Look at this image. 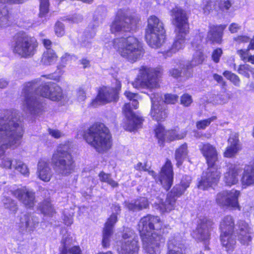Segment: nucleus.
Wrapping results in <instances>:
<instances>
[{
    "label": "nucleus",
    "mask_w": 254,
    "mask_h": 254,
    "mask_svg": "<svg viewBox=\"0 0 254 254\" xmlns=\"http://www.w3.org/2000/svg\"><path fill=\"white\" fill-rule=\"evenodd\" d=\"M226 25H212L210 26L206 40L212 43H220L222 40L223 30Z\"/></svg>",
    "instance_id": "nucleus-28"
},
{
    "label": "nucleus",
    "mask_w": 254,
    "mask_h": 254,
    "mask_svg": "<svg viewBox=\"0 0 254 254\" xmlns=\"http://www.w3.org/2000/svg\"><path fill=\"white\" fill-rule=\"evenodd\" d=\"M139 20L138 16L132 14L129 9H120L110 27L112 33L124 35L112 42L113 48L122 57L131 63L143 56L144 50L141 43L137 38L126 36L124 33L134 30Z\"/></svg>",
    "instance_id": "nucleus-1"
},
{
    "label": "nucleus",
    "mask_w": 254,
    "mask_h": 254,
    "mask_svg": "<svg viewBox=\"0 0 254 254\" xmlns=\"http://www.w3.org/2000/svg\"><path fill=\"white\" fill-rule=\"evenodd\" d=\"M252 229L250 231H244L237 233L238 240L244 245H248L251 242L252 237Z\"/></svg>",
    "instance_id": "nucleus-41"
},
{
    "label": "nucleus",
    "mask_w": 254,
    "mask_h": 254,
    "mask_svg": "<svg viewBox=\"0 0 254 254\" xmlns=\"http://www.w3.org/2000/svg\"><path fill=\"white\" fill-rule=\"evenodd\" d=\"M49 133L55 138H59L64 135V133L60 130L56 129L48 128Z\"/></svg>",
    "instance_id": "nucleus-63"
},
{
    "label": "nucleus",
    "mask_w": 254,
    "mask_h": 254,
    "mask_svg": "<svg viewBox=\"0 0 254 254\" xmlns=\"http://www.w3.org/2000/svg\"><path fill=\"white\" fill-rule=\"evenodd\" d=\"M155 135L159 139V141H163L166 139V132L164 127L159 125L155 129Z\"/></svg>",
    "instance_id": "nucleus-54"
},
{
    "label": "nucleus",
    "mask_w": 254,
    "mask_h": 254,
    "mask_svg": "<svg viewBox=\"0 0 254 254\" xmlns=\"http://www.w3.org/2000/svg\"><path fill=\"white\" fill-rule=\"evenodd\" d=\"M67 254H81V249L78 246H72L67 250Z\"/></svg>",
    "instance_id": "nucleus-64"
},
{
    "label": "nucleus",
    "mask_w": 254,
    "mask_h": 254,
    "mask_svg": "<svg viewBox=\"0 0 254 254\" xmlns=\"http://www.w3.org/2000/svg\"><path fill=\"white\" fill-rule=\"evenodd\" d=\"M188 185L182 187L180 184L176 185L169 192L166 196L165 201L160 204V209L163 211L169 212L174 209L177 198L181 196L187 189Z\"/></svg>",
    "instance_id": "nucleus-14"
},
{
    "label": "nucleus",
    "mask_w": 254,
    "mask_h": 254,
    "mask_svg": "<svg viewBox=\"0 0 254 254\" xmlns=\"http://www.w3.org/2000/svg\"><path fill=\"white\" fill-rule=\"evenodd\" d=\"M223 75L228 79L230 80L234 85L239 87L240 85V79L238 75L229 71H225Z\"/></svg>",
    "instance_id": "nucleus-47"
},
{
    "label": "nucleus",
    "mask_w": 254,
    "mask_h": 254,
    "mask_svg": "<svg viewBox=\"0 0 254 254\" xmlns=\"http://www.w3.org/2000/svg\"><path fill=\"white\" fill-rule=\"evenodd\" d=\"M168 252L167 254H184L180 245H177L174 238L169 239L168 242ZM195 254H204L201 251L198 252Z\"/></svg>",
    "instance_id": "nucleus-38"
},
{
    "label": "nucleus",
    "mask_w": 254,
    "mask_h": 254,
    "mask_svg": "<svg viewBox=\"0 0 254 254\" xmlns=\"http://www.w3.org/2000/svg\"><path fill=\"white\" fill-rule=\"evenodd\" d=\"M139 247L136 239L123 241L120 249H118L119 254H138Z\"/></svg>",
    "instance_id": "nucleus-30"
},
{
    "label": "nucleus",
    "mask_w": 254,
    "mask_h": 254,
    "mask_svg": "<svg viewBox=\"0 0 254 254\" xmlns=\"http://www.w3.org/2000/svg\"><path fill=\"white\" fill-rule=\"evenodd\" d=\"M24 132V124L15 114L0 116V158L8 148L20 145Z\"/></svg>",
    "instance_id": "nucleus-3"
},
{
    "label": "nucleus",
    "mask_w": 254,
    "mask_h": 254,
    "mask_svg": "<svg viewBox=\"0 0 254 254\" xmlns=\"http://www.w3.org/2000/svg\"><path fill=\"white\" fill-rule=\"evenodd\" d=\"M187 145L185 143L182 145L176 151L175 154L177 165L179 166L183 163V161L188 155Z\"/></svg>",
    "instance_id": "nucleus-40"
},
{
    "label": "nucleus",
    "mask_w": 254,
    "mask_h": 254,
    "mask_svg": "<svg viewBox=\"0 0 254 254\" xmlns=\"http://www.w3.org/2000/svg\"><path fill=\"white\" fill-rule=\"evenodd\" d=\"M83 138L98 152L106 151L112 146V136L109 130L101 123H96L87 129Z\"/></svg>",
    "instance_id": "nucleus-4"
},
{
    "label": "nucleus",
    "mask_w": 254,
    "mask_h": 254,
    "mask_svg": "<svg viewBox=\"0 0 254 254\" xmlns=\"http://www.w3.org/2000/svg\"><path fill=\"white\" fill-rule=\"evenodd\" d=\"M236 227L237 234L244 231H250L252 229L249 224L243 220L239 221Z\"/></svg>",
    "instance_id": "nucleus-52"
},
{
    "label": "nucleus",
    "mask_w": 254,
    "mask_h": 254,
    "mask_svg": "<svg viewBox=\"0 0 254 254\" xmlns=\"http://www.w3.org/2000/svg\"><path fill=\"white\" fill-rule=\"evenodd\" d=\"M124 94L130 102L124 105L123 111H132L133 110L137 109L138 107V102L136 100L137 94L126 91Z\"/></svg>",
    "instance_id": "nucleus-33"
},
{
    "label": "nucleus",
    "mask_w": 254,
    "mask_h": 254,
    "mask_svg": "<svg viewBox=\"0 0 254 254\" xmlns=\"http://www.w3.org/2000/svg\"><path fill=\"white\" fill-rule=\"evenodd\" d=\"M104 104L105 103L101 100V98L99 97V95L98 94L97 97L92 100V102L89 105V106L94 108Z\"/></svg>",
    "instance_id": "nucleus-62"
},
{
    "label": "nucleus",
    "mask_w": 254,
    "mask_h": 254,
    "mask_svg": "<svg viewBox=\"0 0 254 254\" xmlns=\"http://www.w3.org/2000/svg\"><path fill=\"white\" fill-rule=\"evenodd\" d=\"M172 23L178 30L172 48L165 55V57H170L185 46V35L188 31V18L186 12L181 8L176 7L171 11Z\"/></svg>",
    "instance_id": "nucleus-6"
},
{
    "label": "nucleus",
    "mask_w": 254,
    "mask_h": 254,
    "mask_svg": "<svg viewBox=\"0 0 254 254\" xmlns=\"http://www.w3.org/2000/svg\"><path fill=\"white\" fill-rule=\"evenodd\" d=\"M241 182L243 186L254 185V162L251 166L246 167L244 171Z\"/></svg>",
    "instance_id": "nucleus-35"
},
{
    "label": "nucleus",
    "mask_w": 254,
    "mask_h": 254,
    "mask_svg": "<svg viewBox=\"0 0 254 254\" xmlns=\"http://www.w3.org/2000/svg\"><path fill=\"white\" fill-rule=\"evenodd\" d=\"M165 31L162 22L154 15L148 19L145 38L148 44L152 48L160 47L164 42Z\"/></svg>",
    "instance_id": "nucleus-9"
},
{
    "label": "nucleus",
    "mask_w": 254,
    "mask_h": 254,
    "mask_svg": "<svg viewBox=\"0 0 254 254\" xmlns=\"http://www.w3.org/2000/svg\"><path fill=\"white\" fill-rule=\"evenodd\" d=\"M162 75L160 68H153L142 66L139 70L138 78L132 83L136 89L146 88L152 89L159 87V78Z\"/></svg>",
    "instance_id": "nucleus-8"
},
{
    "label": "nucleus",
    "mask_w": 254,
    "mask_h": 254,
    "mask_svg": "<svg viewBox=\"0 0 254 254\" xmlns=\"http://www.w3.org/2000/svg\"><path fill=\"white\" fill-rule=\"evenodd\" d=\"M39 209L45 216L52 217L56 213L55 209L49 200H44L39 204Z\"/></svg>",
    "instance_id": "nucleus-37"
},
{
    "label": "nucleus",
    "mask_w": 254,
    "mask_h": 254,
    "mask_svg": "<svg viewBox=\"0 0 254 254\" xmlns=\"http://www.w3.org/2000/svg\"><path fill=\"white\" fill-rule=\"evenodd\" d=\"M40 0V12L39 16L43 17L49 12V0Z\"/></svg>",
    "instance_id": "nucleus-49"
},
{
    "label": "nucleus",
    "mask_w": 254,
    "mask_h": 254,
    "mask_svg": "<svg viewBox=\"0 0 254 254\" xmlns=\"http://www.w3.org/2000/svg\"><path fill=\"white\" fill-rule=\"evenodd\" d=\"M117 222V218L115 215L110 217L105 225L103 231L102 246L107 248L110 246L111 236L113 234V229L114 224Z\"/></svg>",
    "instance_id": "nucleus-26"
},
{
    "label": "nucleus",
    "mask_w": 254,
    "mask_h": 254,
    "mask_svg": "<svg viewBox=\"0 0 254 254\" xmlns=\"http://www.w3.org/2000/svg\"><path fill=\"white\" fill-rule=\"evenodd\" d=\"M238 54L243 61H247L254 64V55H250L248 50H240L238 51Z\"/></svg>",
    "instance_id": "nucleus-51"
},
{
    "label": "nucleus",
    "mask_w": 254,
    "mask_h": 254,
    "mask_svg": "<svg viewBox=\"0 0 254 254\" xmlns=\"http://www.w3.org/2000/svg\"><path fill=\"white\" fill-rule=\"evenodd\" d=\"M98 176L100 181L107 183L112 188H116L119 186V184L111 178L110 174L101 172L99 173Z\"/></svg>",
    "instance_id": "nucleus-42"
},
{
    "label": "nucleus",
    "mask_w": 254,
    "mask_h": 254,
    "mask_svg": "<svg viewBox=\"0 0 254 254\" xmlns=\"http://www.w3.org/2000/svg\"><path fill=\"white\" fill-rule=\"evenodd\" d=\"M238 72L239 74L249 78L250 73L254 74V68L252 67L250 65L247 64L240 65L238 69Z\"/></svg>",
    "instance_id": "nucleus-44"
},
{
    "label": "nucleus",
    "mask_w": 254,
    "mask_h": 254,
    "mask_svg": "<svg viewBox=\"0 0 254 254\" xmlns=\"http://www.w3.org/2000/svg\"><path fill=\"white\" fill-rule=\"evenodd\" d=\"M38 44L34 37L19 33L14 38L11 49L13 54L22 58L32 57L36 53Z\"/></svg>",
    "instance_id": "nucleus-7"
},
{
    "label": "nucleus",
    "mask_w": 254,
    "mask_h": 254,
    "mask_svg": "<svg viewBox=\"0 0 254 254\" xmlns=\"http://www.w3.org/2000/svg\"><path fill=\"white\" fill-rule=\"evenodd\" d=\"M55 31L56 34L58 37H61L64 34V24L61 22H57L55 26Z\"/></svg>",
    "instance_id": "nucleus-57"
},
{
    "label": "nucleus",
    "mask_w": 254,
    "mask_h": 254,
    "mask_svg": "<svg viewBox=\"0 0 254 254\" xmlns=\"http://www.w3.org/2000/svg\"><path fill=\"white\" fill-rule=\"evenodd\" d=\"M38 176L43 181H50L52 176V172L49 164L44 161L39 162L38 165Z\"/></svg>",
    "instance_id": "nucleus-31"
},
{
    "label": "nucleus",
    "mask_w": 254,
    "mask_h": 254,
    "mask_svg": "<svg viewBox=\"0 0 254 254\" xmlns=\"http://www.w3.org/2000/svg\"><path fill=\"white\" fill-rule=\"evenodd\" d=\"M213 0H210V2L204 8L205 13L207 11L209 12L213 9L218 11V9L222 10H227L231 6V3L229 0H216V2L213 4Z\"/></svg>",
    "instance_id": "nucleus-32"
},
{
    "label": "nucleus",
    "mask_w": 254,
    "mask_h": 254,
    "mask_svg": "<svg viewBox=\"0 0 254 254\" xmlns=\"http://www.w3.org/2000/svg\"><path fill=\"white\" fill-rule=\"evenodd\" d=\"M213 222L209 219L204 218L199 220L194 237L200 241H206L209 239L210 232L212 229Z\"/></svg>",
    "instance_id": "nucleus-17"
},
{
    "label": "nucleus",
    "mask_w": 254,
    "mask_h": 254,
    "mask_svg": "<svg viewBox=\"0 0 254 254\" xmlns=\"http://www.w3.org/2000/svg\"><path fill=\"white\" fill-rule=\"evenodd\" d=\"M38 217L32 214H26L20 218L19 229L22 233L34 231L39 224Z\"/></svg>",
    "instance_id": "nucleus-23"
},
{
    "label": "nucleus",
    "mask_w": 254,
    "mask_h": 254,
    "mask_svg": "<svg viewBox=\"0 0 254 254\" xmlns=\"http://www.w3.org/2000/svg\"><path fill=\"white\" fill-rule=\"evenodd\" d=\"M232 94L231 92L227 90L226 87L222 88L221 94L218 95L217 98L220 100V103H225L231 98Z\"/></svg>",
    "instance_id": "nucleus-50"
},
{
    "label": "nucleus",
    "mask_w": 254,
    "mask_h": 254,
    "mask_svg": "<svg viewBox=\"0 0 254 254\" xmlns=\"http://www.w3.org/2000/svg\"><path fill=\"white\" fill-rule=\"evenodd\" d=\"M173 167L171 161L168 160L161 169L159 181L164 189L168 190L173 184Z\"/></svg>",
    "instance_id": "nucleus-18"
},
{
    "label": "nucleus",
    "mask_w": 254,
    "mask_h": 254,
    "mask_svg": "<svg viewBox=\"0 0 254 254\" xmlns=\"http://www.w3.org/2000/svg\"><path fill=\"white\" fill-rule=\"evenodd\" d=\"M222 54V50L221 49L217 48L214 50L212 54V59L213 61L216 63H218Z\"/></svg>",
    "instance_id": "nucleus-61"
},
{
    "label": "nucleus",
    "mask_w": 254,
    "mask_h": 254,
    "mask_svg": "<svg viewBox=\"0 0 254 254\" xmlns=\"http://www.w3.org/2000/svg\"><path fill=\"white\" fill-rule=\"evenodd\" d=\"M23 0H0V28L6 27L9 25L8 11L4 5L5 3H19Z\"/></svg>",
    "instance_id": "nucleus-27"
},
{
    "label": "nucleus",
    "mask_w": 254,
    "mask_h": 254,
    "mask_svg": "<svg viewBox=\"0 0 254 254\" xmlns=\"http://www.w3.org/2000/svg\"><path fill=\"white\" fill-rule=\"evenodd\" d=\"M57 59V56L54 50L48 49L44 52L42 62L45 65H50L54 63Z\"/></svg>",
    "instance_id": "nucleus-39"
},
{
    "label": "nucleus",
    "mask_w": 254,
    "mask_h": 254,
    "mask_svg": "<svg viewBox=\"0 0 254 254\" xmlns=\"http://www.w3.org/2000/svg\"><path fill=\"white\" fill-rule=\"evenodd\" d=\"M143 250L149 254H158L160 252L161 245L164 244L165 239L160 235L154 232L150 235H140Z\"/></svg>",
    "instance_id": "nucleus-11"
},
{
    "label": "nucleus",
    "mask_w": 254,
    "mask_h": 254,
    "mask_svg": "<svg viewBox=\"0 0 254 254\" xmlns=\"http://www.w3.org/2000/svg\"><path fill=\"white\" fill-rule=\"evenodd\" d=\"M61 243L62 247L60 249V254H67V250L72 247V238L67 236H64L62 240Z\"/></svg>",
    "instance_id": "nucleus-43"
},
{
    "label": "nucleus",
    "mask_w": 254,
    "mask_h": 254,
    "mask_svg": "<svg viewBox=\"0 0 254 254\" xmlns=\"http://www.w3.org/2000/svg\"><path fill=\"white\" fill-rule=\"evenodd\" d=\"M215 116H213L206 120H201L196 123V127L198 129H205L210 123L216 119Z\"/></svg>",
    "instance_id": "nucleus-53"
},
{
    "label": "nucleus",
    "mask_w": 254,
    "mask_h": 254,
    "mask_svg": "<svg viewBox=\"0 0 254 254\" xmlns=\"http://www.w3.org/2000/svg\"><path fill=\"white\" fill-rule=\"evenodd\" d=\"M228 146L224 152V156L226 157H232L240 150V147L239 140L236 137H230L228 139Z\"/></svg>",
    "instance_id": "nucleus-34"
},
{
    "label": "nucleus",
    "mask_w": 254,
    "mask_h": 254,
    "mask_svg": "<svg viewBox=\"0 0 254 254\" xmlns=\"http://www.w3.org/2000/svg\"><path fill=\"white\" fill-rule=\"evenodd\" d=\"M72 145L69 142L60 144L53 154L52 162L56 172L67 176L74 172L75 164L72 155Z\"/></svg>",
    "instance_id": "nucleus-5"
},
{
    "label": "nucleus",
    "mask_w": 254,
    "mask_h": 254,
    "mask_svg": "<svg viewBox=\"0 0 254 254\" xmlns=\"http://www.w3.org/2000/svg\"><path fill=\"white\" fill-rule=\"evenodd\" d=\"M183 64H186L185 63L183 62L180 64L179 67L182 69H183V71H181L180 70L177 68H173L172 69H171L169 71L170 74L171 75V76H173L175 78H177L180 76H181V74H183V76L186 77L187 78H188L189 77H187L185 75V73L187 72V68L186 66H184Z\"/></svg>",
    "instance_id": "nucleus-45"
},
{
    "label": "nucleus",
    "mask_w": 254,
    "mask_h": 254,
    "mask_svg": "<svg viewBox=\"0 0 254 254\" xmlns=\"http://www.w3.org/2000/svg\"><path fill=\"white\" fill-rule=\"evenodd\" d=\"M178 99L177 95L168 94L165 95L164 102L167 104H175Z\"/></svg>",
    "instance_id": "nucleus-60"
},
{
    "label": "nucleus",
    "mask_w": 254,
    "mask_h": 254,
    "mask_svg": "<svg viewBox=\"0 0 254 254\" xmlns=\"http://www.w3.org/2000/svg\"><path fill=\"white\" fill-rule=\"evenodd\" d=\"M151 116L157 122H162L167 117V114L166 112H151Z\"/></svg>",
    "instance_id": "nucleus-55"
},
{
    "label": "nucleus",
    "mask_w": 254,
    "mask_h": 254,
    "mask_svg": "<svg viewBox=\"0 0 254 254\" xmlns=\"http://www.w3.org/2000/svg\"><path fill=\"white\" fill-rule=\"evenodd\" d=\"M99 21L96 19L90 23L88 27L86 29L84 32V35L81 38L79 41L81 47H85L87 49L90 48L91 41L90 40L92 39L96 34L95 28L99 26Z\"/></svg>",
    "instance_id": "nucleus-25"
},
{
    "label": "nucleus",
    "mask_w": 254,
    "mask_h": 254,
    "mask_svg": "<svg viewBox=\"0 0 254 254\" xmlns=\"http://www.w3.org/2000/svg\"><path fill=\"white\" fill-rule=\"evenodd\" d=\"M124 128L132 131L141 127L144 119L134 112H125Z\"/></svg>",
    "instance_id": "nucleus-21"
},
{
    "label": "nucleus",
    "mask_w": 254,
    "mask_h": 254,
    "mask_svg": "<svg viewBox=\"0 0 254 254\" xmlns=\"http://www.w3.org/2000/svg\"><path fill=\"white\" fill-rule=\"evenodd\" d=\"M148 201L145 197H140L133 202H126V207L130 210H140L148 206Z\"/></svg>",
    "instance_id": "nucleus-36"
},
{
    "label": "nucleus",
    "mask_w": 254,
    "mask_h": 254,
    "mask_svg": "<svg viewBox=\"0 0 254 254\" xmlns=\"http://www.w3.org/2000/svg\"><path fill=\"white\" fill-rule=\"evenodd\" d=\"M240 192L232 190L230 191L224 190L216 195V201L222 207L240 209L238 202V197Z\"/></svg>",
    "instance_id": "nucleus-12"
},
{
    "label": "nucleus",
    "mask_w": 254,
    "mask_h": 254,
    "mask_svg": "<svg viewBox=\"0 0 254 254\" xmlns=\"http://www.w3.org/2000/svg\"><path fill=\"white\" fill-rule=\"evenodd\" d=\"M138 226L140 235H151L152 230L161 228V222L158 217L148 215L140 219Z\"/></svg>",
    "instance_id": "nucleus-16"
},
{
    "label": "nucleus",
    "mask_w": 254,
    "mask_h": 254,
    "mask_svg": "<svg viewBox=\"0 0 254 254\" xmlns=\"http://www.w3.org/2000/svg\"><path fill=\"white\" fill-rule=\"evenodd\" d=\"M69 22L73 23H78L80 22L83 20V16L81 14L79 13H74V14L69 16L67 18Z\"/></svg>",
    "instance_id": "nucleus-58"
},
{
    "label": "nucleus",
    "mask_w": 254,
    "mask_h": 254,
    "mask_svg": "<svg viewBox=\"0 0 254 254\" xmlns=\"http://www.w3.org/2000/svg\"><path fill=\"white\" fill-rule=\"evenodd\" d=\"M23 97V110L28 111H42L44 103L37 96L52 101L61 100L63 97L61 87L53 82L43 83L41 79H36L24 84L22 92Z\"/></svg>",
    "instance_id": "nucleus-2"
},
{
    "label": "nucleus",
    "mask_w": 254,
    "mask_h": 254,
    "mask_svg": "<svg viewBox=\"0 0 254 254\" xmlns=\"http://www.w3.org/2000/svg\"><path fill=\"white\" fill-rule=\"evenodd\" d=\"M234 226V220L230 215L224 216L220 223L221 243L228 252L234 248L236 243V239L233 235Z\"/></svg>",
    "instance_id": "nucleus-10"
},
{
    "label": "nucleus",
    "mask_w": 254,
    "mask_h": 254,
    "mask_svg": "<svg viewBox=\"0 0 254 254\" xmlns=\"http://www.w3.org/2000/svg\"><path fill=\"white\" fill-rule=\"evenodd\" d=\"M185 132H182L180 134L178 133L176 130H171L166 132V139H168L170 141L175 139H181L186 136Z\"/></svg>",
    "instance_id": "nucleus-46"
},
{
    "label": "nucleus",
    "mask_w": 254,
    "mask_h": 254,
    "mask_svg": "<svg viewBox=\"0 0 254 254\" xmlns=\"http://www.w3.org/2000/svg\"><path fill=\"white\" fill-rule=\"evenodd\" d=\"M220 178V172L215 166H208L207 170L202 173L201 179L198 180L197 187L199 189H205L216 185Z\"/></svg>",
    "instance_id": "nucleus-15"
},
{
    "label": "nucleus",
    "mask_w": 254,
    "mask_h": 254,
    "mask_svg": "<svg viewBox=\"0 0 254 254\" xmlns=\"http://www.w3.org/2000/svg\"><path fill=\"white\" fill-rule=\"evenodd\" d=\"M239 167L236 165L229 163L226 166V172L224 176V182L227 186H231L238 182Z\"/></svg>",
    "instance_id": "nucleus-24"
},
{
    "label": "nucleus",
    "mask_w": 254,
    "mask_h": 254,
    "mask_svg": "<svg viewBox=\"0 0 254 254\" xmlns=\"http://www.w3.org/2000/svg\"><path fill=\"white\" fill-rule=\"evenodd\" d=\"M12 194L26 207L31 208L35 204V193L26 187L18 189Z\"/></svg>",
    "instance_id": "nucleus-19"
},
{
    "label": "nucleus",
    "mask_w": 254,
    "mask_h": 254,
    "mask_svg": "<svg viewBox=\"0 0 254 254\" xmlns=\"http://www.w3.org/2000/svg\"><path fill=\"white\" fill-rule=\"evenodd\" d=\"M192 102L191 96L188 94H184L181 96V103L184 106H189Z\"/></svg>",
    "instance_id": "nucleus-59"
},
{
    "label": "nucleus",
    "mask_w": 254,
    "mask_h": 254,
    "mask_svg": "<svg viewBox=\"0 0 254 254\" xmlns=\"http://www.w3.org/2000/svg\"><path fill=\"white\" fill-rule=\"evenodd\" d=\"M199 149L205 157L208 166H215L218 160V154L216 148L209 143H201Z\"/></svg>",
    "instance_id": "nucleus-22"
},
{
    "label": "nucleus",
    "mask_w": 254,
    "mask_h": 254,
    "mask_svg": "<svg viewBox=\"0 0 254 254\" xmlns=\"http://www.w3.org/2000/svg\"><path fill=\"white\" fill-rule=\"evenodd\" d=\"M2 202L5 208H8L13 212H15L17 210V207L15 201L10 198L5 197L3 199Z\"/></svg>",
    "instance_id": "nucleus-48"
},
{
    "label": "nucleus",
    "mask_w": 254,
    "mask_h": 254,
    "mask_svg": "<svg viewBox=\"0 0 254 254\" xmlns=\"http://www.w3.org/2000/svg\"><path fill=\"white\" fill-rule=\"evenodd\" d=\"M1 165L6 169L16 170L26 177L29 175V171L27 165L19 160L11 159L8 157L4 158L1 161Z\"/></svg>",
    "instance_id": "nucleus-20"
},
{
    "label": "nucleus",
    "mask_w": 254,
    "mask_h": 254,
    "mask_svg": "<svg viewBox=\"0 0 254 254\" xmlns=\"http://www.w3.org/2000/svg\"><path fill=\"white\" fill-rule=\"evenodd\" d=\"M150 100L151 101L152 107H151V111L153 110H159L158 104L159 103V99H160V97L159 94H151L150 97Z\"/></svg>",
    "instance_id": "nucleus-56"
},
{
    "label": "nucleus",
    "mask_w": 254,
    "mask_h": 254,
    "mask_svg": "<svg viewBox=\"0 0 254 254\" xmlns=\"http://www.w3.org/2000/svg\"><path fill=\"white\" fill-rule=\"evenodd\" d=\"M203 36L204 34L202 33H199L191 43L192 46L193 47H195L198 50H196L193 54L192 60L190 62H186V64H183L184 66H186L187 68V72L185 73V75L187 77L191 76L192 74L191 69L193 67L201 64L203 61L204 56L200 48V43Z\"/></svg>",
    "instance_id": "nucleus-13"
},
{
    "label": "nucleus",
    "mask_w": 254,
    "mask_h": 254,
    "mask_svg": "<svg viewBox=\"0 0 254 254\" xmlns=\"http://www.w3.org/2000/svg\"><path fill=\"white\" fill-rule=\"evenodd\" d=\"M99 97L106 104L111 102H116L118 99V93L117 89L113 88L103 87L98 92Z\"/></svg>",
    "instance_id": "nucleus-29"
}]
</instances>
